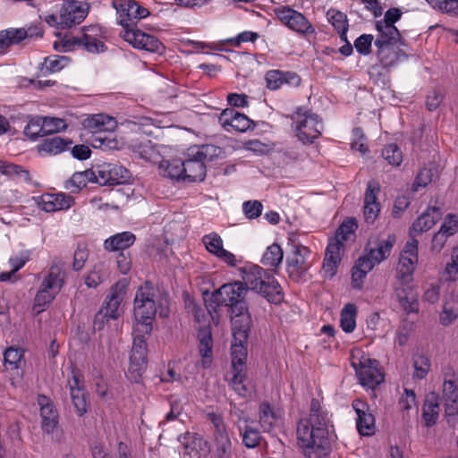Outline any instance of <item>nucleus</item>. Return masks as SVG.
<instances>
[{"mask_svg":"<svg viewBox=\"0 0 458 458\" xmlns=\"http://www.w3.org/2000/svg\"><path fill=\"white\" fill-rule=\"evenodd\" d=\"M330 420L318 399L310 402V415L302 418L297 425V444L305 455L310 457L312 453L327 451L329 448L328 428Z\"/></svg>","mask_w":458,"mask_h":458,"instance_id":"1","label":"nucleus"},{"mask_svg":"<svg viewBox=\"0 0 458 458\" xmlns=\"http://www.w3.org/2000/svg\"><path fill=\"white\" fill-rule=\"evenodd\" d=\"M133 311L137 322L134 327L136 332L150 334L157 312L161 318H167L169 315L167 294L146 282L136 292Z\"/></svg>","mask_w":458,"mask_h":458,"instance_id":"2","label":"nucleus"},{"mask_svg":"<svg viewBox=\"0 0 458 458\" xmlns=\"http://www.w3.org/2000/svg\"><path fill=\"white\" fill-rule=\"evenodd\" d=\"M242 284L259 293L268 302L278 304L284 300V293L277 280L268 271L258 265H248L241 268Z\"/></svg>","mask_w":458,"mask_h":458,"instance_id":"3","label":"nucleus"},{"mask_svg":"<svg viewBox=\"0 0 458 458\" xmlns=\"http://www.w3.org/2000/svg\"><path fill=\"white\" fill-rule=\"evenodd\" d=\"M221 148L213 144L193 146L185 154L184 180L202 182L206 177V164L217 157Z\"/></svg>","mask_w":458,"mask_h":458,"instance_id":"4","label":"nucleus"},{"mask_svg":"<svg viewBox=\"0 0 458 458\" xmlns=\"http://www.w3.org/2000/svg\"><path fill=\"white\" fill-rule=\"evenodd\" d=\"M246 293L247 288L242 282L225 284L214 292L209 300L205 299L206 308L209 314L216 312V308L222 305L230 307L231 311H233L234 308L242 310L247 307L244 301Z\"/></svg>","mask_w":458,"mask_h":458,"instance_id":"5","label":"nucleus"},{"mask_svg":"<svg viewBox=\"0 0 458 458\" xmlns=\"http://www.w3.org/2000/svg\"><path fill=\"white\" fill-rule=\"evenodd\" d=\"M290 118L295 136L303 144H312L321 135L324 125L317 114L299 107Z\"/></svg>","mask_w":458,"mask_h":458,"instance_id":"6","label":"nucleus"},{"mask_svg":"<svg viewBox=\"0 0 458 458\" xmlns=\"http://www.w3.org/2000/svg\"><path fill=\"white\" fill-rule=\"evenodd\" d=\"M64 277L65 271L63 265L54 264L51 266L34 300V309L38 313L43 311L61 291L64 284Z\"/></svg>","mask_w":458,"mask_h":458,"instance_id":"7","label":"nucleus"},{"mask_svg":"<svg viewBox=\"0 0 458 458\" xmlns=\"http://www.w3.org/2000/svg\"><path fill=\"white\" fill-rule=\"evenodd\" d=\"M111 5L115 9L117 21L123 28L135 29L137 22L149 16V11L136 0H112Z\"/></svg>","mask_w":458,"mask_h":458,"instance_id":"8","label":"nucleus"},{"mask_svg":"<svg viewBox=\"0 0 458 458\" xmlns=\"http://www.w3.org/2000/svg\"><path fill=\"white\" fill-rule=\"evenodd\" d=\"M149 335L150 334L138 333L136 332V328H134L133 342L128 369L129 377L134 382H138L140 380L147 368L148 348L145 336Z\"/></svg>","mask_w":458,"mask_h":458,"instance_id":"9","label":"nucleus"},{"mask_svg":"<svg viewBox=\"0 0 458 458\" xmlns=\"http://www.w3.org/2000/svg\"><path fill=\"white\" fill-rule=\"evenodd\" d=\"M276 18L288 29L300 35L315 34L316 30L309 20L300 12L288 5H280L274 10Z\"/></svg>","mask_w":458,"mask_h":458,"instance_id":"10","label":"nucleus"},{"mask_svg":"<svg viewBox=\"0 0 458 458\" xmlns=\"http://www.w3.org/2000/svg\"><path fill=\"white\" fill-rule=\"evenodd\" d=\"M418 262V241L414 236L406 242L400 254L396 267V278L402 285L409 284L412 280V274Z\"/></svg>","mask_w":458,"mask_h":458,"instance_id":"11","label":"nucleus"},{"mask_svg":"<svg viewBox=\"0 0 458 458\" xmlns=\"http://www.w3.org/2000/svg\"><path fill=\"white\" fill-rule=\"evenodd\" d=\"M310 250L303 245H295L291 253L286 257V272L289 278L293 282H301L310 268L307 259Z\"/></svg>","mask_w":458,"mask_h":458,"instance_id":"12","label":"nucleus"},{"mask_svg":"<svg viewBox=\"0 0 458 458\" xmlns=\"http://www.w3.org/2000/svg\"><path fill=\"white\" fill-rule=\"evenodd\" d=\"M127 284L125 280L118 281L112 286L110 293L106 296L101 310L95 316L96 324L98 319H116L120 316L119 307L126 294Z\"/></svg>","mask_w":458,"mask_h":458,"instance_id":"13","label":"nucleus"},{"mask_svg":"<svg viewBox=\"0 0 458 458\" xmlns=\"http://www.w3.org/2000/svg\"><path fill=\"white\" fill-rule=\"evenodd\" d=\"M122 38L134 48L151 53L161 54L165 50L162 42L155 36L141 31L140 30L127 29L121 32Z\"/></svg>","mask_w":458,"mask_h":458,"instance_id":"14","label":"nucleus"},{"mask_svg":"<svg viewBox=\"0 0 458 458\" xmlns=\"http://www.w3.org/2000/svg\"><path fill=\"white\" fill-rule=\"evenodd\" d=\"M89 5L86 2L70 0L65 2L60 9L59 26L70 28L80 24L87 17Z\"/></svg>","mask_w":458,"mask_h":458,"instance_id":"15","label":"nucleus"},{"mask_svg":"<svg viewBox=\"0 0 458 458\" xmlns=\"http://www.w3.org/2000/svg\"><path fill=\"white\" fill-rule=\"evenodd\" d=\"M131 173L117 164H103L97 168V182L101 185H118L126 182Z\"/></svg>","mask_w":458,"mask_h":458,"instance_id":"16","label":"nucleus"},{"mask_svg":"<svg viewBox=\"0 0 458 458\" xmlns=\"http://www.w3.org/2000/svg\"><path fill=\"white\" fill-rule=\"evenodd\" d=\"M380 192L379 182L372 180L367 184L363 201V216L367 224L372 225L380 212V204L377 195Z\"/></svg>","mask_w":458,"mask_h":458,"instance_id":"17","label":"nucleus"},{"mask_svg":"<svg viewBox=\"0 0 458 458\" xmlns=\"http://www.w3.org/2000/svg\"><path fill=\"white\" fill-rule=\"evenodd\" d=\"M377 366L378 362L376 360L366 359L360 362L356 368V374L360 385L373 389L384 380Z\"/></svg>","mask_w":458,"mask_h":458,"instance_id":"18","label":"nucleus"},{"mask_svg":"<svg viewBox=\"0 0 458 458\" xmlns=\"http://www.w3.org/2000/svg\"><path fill=\"white\" fill-rule=\"evenodd\" d=\"M231 322L234 341L246 343L252 323L248 308L244 307L242 310L240 309L238 310V308H234L233 311H231Z\"/></svg>","mask_w":458,"mask_h":458,"instance_id":"19","label":"nucleus"},{"mask_svg":"<svg viewBox=\"0 0 458 458\" xmlns=\"http://www.w3.org/2000/svg\"><path fill=\"white\" fill-rule=\"evenodd\" d=\"M352 408L357 414L356 427L361 436H371L375 431V418L370 412L367 403L356 399L352 402Z\"/></svg>","mask_w":458,"mask_h":458,"instance_id":"20","label":"nucleus"},{"mask_svg":"<svg viewBox=\"0 0 458 458\" xmlns=\"http://www.w3.org/2000/svg\"><path fill=\"white\" fill-rule=\"evenodd\" d=\"M218 121L224 128L230 126L239 132H245L250 129H254L256 126L255 123L247 115L233 108L225 109L220 114Z\"/></svg>","mask_w":458,"mask_h":458,"instance_id":"21","label":"nucleus"},{"mask_svg":"<svg viewBox=\"0 0 458 458\" xmlns=\"http://www.w3.org/2000/svg\"><path fill=\"white\" fill-rule=\"evenodd\" d=\"M202 242L209 253L215 255L230 267L236 266L237 260L235 256L232 252L224 249L223 240L218 233H211L204 235Z\"/></svg>","mask_w":458,"mask_h":458,"instance_id":"22","label":"nucleus"},{"mask_svg":"<svg viewBox=\"0 0 458 458\" xmlns=\"http://www.w3.org/2000/svg\"><path fill=\"white\" fill-rule=\"evenodd\" d=\"M73 203V198L65 193H45L37 199L38 208L46 212L68 209Z\"/></svg>","mask_w":458,"mask_h":458,"instance_id":"23","label":"nucleus"},{"mask_svg":"<svg viewBox=\"0 0 458 458\" xmlns=\"http://www.w3.org/2000/svg\"><path fill=\"white\" fill-rule=\"evenodd\" d=\"M265 80L267 89L276 90L283 85L298 87L301 84V77L294 72L270 70L266 72Z\"/></svg>","mask_w":458,"mask_h":458,"instance_id":"24","label":"nucleus"},{"mask_svg":"<svg viewBox=\"0 0 458 458\" xmlns=\"http://www.w3.org/2000/svg\"><path fill=\"white\" fill-rule=\"evenodd\" d=\"M343 242L340 239H331L327 244L323 262V269L327 276L332 278L341 262Z\"/></svg>","mask_w":458,"mask_h":458,"instance_id":"25","label":"nucleus"},{"mask_svg":"<svg viewBox=\"0 0 458 458\" xmlns=\"http://www.w3.org/2000/svg\"><path fill=\"white\" fill-rule=\"evenodd\" d=\"M38 401L40 406L42 429L47 434H52L58 425V412L47 396L40 395Z\"/></svg>","mask_w":458,"mask_h":458,"instance_id":"26","label":"nucleus"},{"mask_svg":"<svg viewBox=\"0 0 458 458\" xmlns=\"http://www.w3.org/2000/svg\"><path fill=\"white\" fill-rule=\"evenodd\" d=\"M199 352L202 357L203 368H209L213 356V338L210 326L200 327L198 330Z\"/></svg>","mask_w":458,"mask_h":458,"instance_id":"27","label":"nucleus"},{"mask_svg":"<svg viewBox=\"0 0 458 458\" xmlns=\"http://www.w3.org/2000/svg\"><path fill=\"white\" fill-rule=\"evenodd\" d=\"M64 46L68 50L74 49L77 47L92 54L102 53L106 50L102 41L88 33H83L81 37H72L65 41Z\"/></svg>","mask_w":458,"mask_h":458,"instance_id":"28","label":"nucleus"},{"mask_svg":"<svg viewBox=\"0 0 458 458\" xmlns=\"http://www.w3.org/2000/svg\"><path fill=\"white\" fill-rule=\"evenodd\" d=\"M442 213L440 208L433 207L428 208L423 212L415 222H413L411 228V239L416 234L422 233L428 231L432 226L441 218Z\"/></svg>","mask_w":458,"mask_h":458,"instance_id":"29","label":"nucleus"},{"mask_svg":"<svg viewBox=\"0 0 458 458\" xmlns=\"http://www.w3.org/2000/svg\"><path fill=\"white\" fill-rule=\"evenodd\" d=\"M377 56L385 68L396 65L399 62L407 59V55L398 49L396 45L376 46Z\"/></svg>","mask_w":458,"mask_h":458,"instance_id":"30","label":"nucleus"},{"mask_svg":"<svg viewBox=\"0 0 458 458\" xmlns=\"http://www.w3.org/2000/svg\"><path fill=\"white\" fill-rule=\"evenodd\" d=\"M376 30L378 34L374 41L375 46L396 45L400 41V32L394 25L377 21Z\"/></svg>","mask_w":458,"mask_h":458,"instance_id":"31","label":"nucleus"},{"mask_svg":"<svg viewBox=\"0 0 458 458\" xmlns=\"http://www.w3.org/2000/svg\"><path fill=\"white\" fill-rule=\"evenodd\" d=\"M90 182H97V172L92 169L76 172L65 182L64 188L71 193H77Z\"/></svg>","mask_w":458,"mask_h":458,"instance_id":"32","label":"nucleus"},{"mask_svg":"<svg viewBox=\"0 0 458 458\" xmlns=\"http://www.w3.org/2000/svg\"><path fill=\"white\" fill-rule=\"evenodd\" d=\"M83 124L94 133L113 131L116 128V121L113 117L103 114H98L85 119Z\"/></svg>","mask_w":458,"mask_h":458,"instance_id":"33","label":"nucleus"},{"mask_svg":"<svg viewBox=\"0 0 458 458\" xmlns=\"http://www.w3.org/2000/svg\"><path fill=\"white\" fill-rule=\"evenodd\" d=\"M135 235L131 232H123L107 238L104 242V248L108 251H123L130 248L135 242Z\"/></svg>","mask_w":458,"mask_h":458,"instance_id":"34","label":"nucleus"},{"mask_svg":"<svg viewBox=\"0 0 458 458\" xmlns=\"http://www.w3.org/2000/svg\"><path fill=\"white\" fill-rule=\"evenodd\" d=\"M439 411L438 396L435 393H431L426 397L422 409V419L427 428H430L437 423Z\"/></svg>","mask_w":458,"mask_h":458,"instance_id":"35","label":"nucleus"},{"mask_svg":"<svg viewBox=\"0 0 458 458\" xmlns=\"http://www.w3.org/2000/svg\"><path fill=\"white\" fill-rule=\"evenodd\" d=\"M72 141L69 139H63L58 136L45 139L38 146L39 153L47 155H57L70 148Z\"/></svg>","mask_w":458,"mask_h":458,"instance_id":"36","label":"nucleus"},{"mask_svg":"<svg viewBox=\"0 0 458 458\" xmlns=\"http://www.w3.org/2000/svg\"><path fill=\"white\" fill-rule=\"evenodd\" d=\"M394 243L395 236L389 234L386 239L379 240L375 248H370L368 254L379 264L390 256Z\"/></svg>","mask_w":458,"mask_h":458,"instance_id":"37","label":"nucleus"},{"mask_svg":"<svg viewBox=\"0 0 458 458\" xmlns=\"http://www.w3.org/2000/svg\"><path fill=\"white\" fill-rule=\"evenodd\" d=\"M395 294L407 313L418 310L417 294L409 284L395 287Z\"/></svg>","mask_w":458,"mask_h":458,"instance_id":"38","label":"nucleus"},{"mask_svg":"<svg viewBox=\"0 0 458 458\" xmlns=\"http://www.w3.org/2000/svg\"><path fill=\"white\" fill-rule=\"evenodd\" d=\"M280 418L281 414L276 411L267 402L260 403L259 407V419L264 431H270Z\"/></svg>","mask_w":458,"mask_h":458,"instance_id":"39","label":"nucleus"},{"mask_svg":"<svg viewBox=\"0 0 458 458\" xmlns=\"http://www.w3.org/2000/svg\"><path fill=\"white\" fill-rule=\"evenodd\" d=\"M458 318V296L450 295L444 302L443 311L440 315V323L449 326Z\"/></svg>","mask_w":458,"mask_h":458,"instance_id":"40","label":"nucleus"},{"mask_svg":"<svg viewBox=\"0 0 458 458\" xmlns=\"http://www.w3.org/2000/svg\"><path fill=\"white\" fill-rule=\"evenodd\" d=\"M357 307L353 303L344 305L340 314V326L344 332L352 333L356 327Z\"/></svg>","mask_w":458,"mask_h":458,"instance_id":"41","label":"nucleus"},{"mask_svg":"<svg viewBox=\"0 0 458 458\" xmlns=\"http://www.w3.org/2000/svg\"><path fill=\"white\" fill-rule=\"evenodd\" d=\"M215 458H233V444L228 433L214 436Z\"/></svg>","mask_w":458,"mask_h":458,"instance_id":"42","label":"nucleus"},{"mask_svg":"<svg viewBox=\"0 0 458 458\" xmlns=\"http://www.w3.org/2000/svg\"><path fill=\"white\" fill-rule=\"evenodd\" d=\"M0 173L21 182H28L30 181L28 170L21 165L6 161H0Z\"/></svg>","mask_w":458,"mask_h":458,"instance_id":"43","label":"nucleus"},{"mask_svg":"<svg viewBox=\"0 0 458 458\" xmlns=\"http://www.w3.org/2000/svg\"><path fill=\"white\" fill-rule=\"evenodd\" d=\"M245 343L233 341L231 345L232 367L233 370H245V361L247 359V349Z\"/></svg>","mask_w":458,"mask_h":458,"instance_id":"44","label":"nucleus"},{"mask_svg":"<svg viewBox=\"0 0 458 458\" xmlns=\"http://www.w3.org/2000/svg\"><path fill=\"white\" fill-rule=\"evenodd\" d=\"M283 258L284 252L280 245L273 243L264 252L261 263L266 267H278L283 261Z\"/></svg>","mask_w":458,"mask_h":458,"instance_id":"45","label":"nucleus"},{"mask_svg":"<svg viewBox=\"0 0 458 458\" xmlns=\"http://www.w3.org/2000/svg\"><path fill=\"white\" fill-rule=\"evenodd\" d=\"M233 375L230 380L231 388L241 397H247L251 394V388L245 384V370H233Z\"/></svg>","mask_w":458,"mask_h":458,"instance_id":"46","label":"nucleus"},{"mask_svg":"<svg viewBox=\"0 0 458 458\" xmlns=\"http://www.w3.org/2000/svg\"><path fill=\"white\" fill-rule=\"evenodd\" d=\"M35 31H32L31 28H29L28 30L25 29H12V30H4L5 34H8V38L11 41V46L13 44H18L21 40L27 38H32L33 36L36 37H42L43 31L39 28H34Z\"/></svg>","mask_w":458,"mask_h":458,"instance_id":"47","label":"nucleus"},{"mask_svg":"<svg viewBox=\"0 0 458 458\" xmlns=\"http://www.w3.org/2000/svg\"><path fill=\"white\" fill-rule=\"evenodd\" d=\"M160 167H165V176L171 179L184 180L183 160L173 159L171 161H163Z\"/></svg>","mask_w":458,"mask_h":458,"instance_id":"48","label":"nucleus"},{"mask_svg":"<svg viewBox=\"0 0 458 458\" xmlns=\"http://www.w3.org/2000/svg\"><path fill=\"white\" fill-rule=\"evenodd\" d=\"M47 125H44V117H38L30 120L24 128V134L30 140H35L38 137H45V129Z\"/></svg>","mask_w":458,"mask_h":458,"instance_id":"49","label":"nucleus"},{"mask_svg":"<svg viewBox=\"0 0 458 458\" xmlns=\"http://www.w3.org/2000/svg\"><path fill=\"white\" fill-rule=\"evenodd\" d=\"M68 64L66 56L54 55L47 57L42 64L41 72L43 74L57 72Z\"/></svg>","mask_w":458,"mask_h":458,"instance_id":"50","label":"nucleus"},{"mask_svg":"<svg viewBox=\"0 0 458 458\" xmlns=\"http://www.w3.org/2000/svg\"><path fill=\"white\" fill-rule=\"evenodd\" d=\"M437 174L435 167H424L417 174L411 190L417 191L419 188H424L429 184Z\"/></svg>","mask_w":458,"mask_h":458,"instance_id":"51","label":"nucleus"},{"mask_svg":"<svg viewBox=\"0 0 458 458\" xmlns=\"http://www.w3.org/2000/svg\"><path fill=\"white\" fill-rule=\"evenodd\" d=\"M107 274L104 265L95 267L85 277V284L89 288H96L106 279Z\"/></svg>","mask_w":458,"mask_h":458,"instance_id":"52","label":"nucleus"},{"mask_svg":"<svg viewBox=\"0 0 458 458\" xmlns=\"http://www.w3.org/2000/svg\"><path fill=\"white\" fill-rule=\"evenodd\" d=\"M383 158L394 166H398L403 161V154L396 144H389L382 149Z\"/></svg>","mask_w":458,"mask_h":458,"instance_id":"53","label":"nucleus"},{"mask_svg":"<svg viewBox=\"0 0 458 458\" xmlns=\"http://www.w3.org/2000/svg\"><path fill=\"white\" fill-rule=\"evenodd\" d=\"M71 398L74 408L79 416H82L87 412V401L83 389H72Z\"/></svg>","mask_w":458,"mask_h":458,"instance_id":"54","label":"nucleus"},{"mask_svg":"<svg viewBox=\"0 0 458 458\" xmlns=\"http://www.w3.org/2000/svg\"><path fill=\"white\" fill-rule=\"evenodd\" d=\"M327 14L329 22L337 31L348 29V21L345 13L335 9H330Z\"/></svg>","mask_w":458,"mask_h":458,"instance_id":"55","label":"nucleus"},{"mask_svg":"<svg viewBox=\"0 0 458 458\" xmlns=\"http://www.w3.org/2000/svg\"><path fill=\"white\" fill-rule=\"evenodd\" d=\"M373 40V35L362 34L355 39L353 46L360 55H368L371 53V45Z\"/></svg>","mask_w":458,"mask_h":458,"instance_id":"56","label":"nucleus"},{"mask_svg":"<svg viewBox=\"0 0 458 458\" xmlns=\"http://www.w3.org/2000/svg\"><path fill=\"white\" fill-rule=\"evenodd\" d=\"M358 228L357 220L353 217L344 220L339 226L336 232V237L335 239L341 238L342 241H346L350 234L354 233Z\"/></svg>","mask_w":458,"mask_h":458,"instance_id":"57","label":"nucleus"},{"mask_svg":"<svg viewBox=\"0 0 458 458\" xmlns=\"http://www.w3.org/2000/svg\"><path fill=\"white\" fill-rule=\"evenodd\" d=\"M433 8L445 12L449 14L457 16L458 14V0H427Z\"/></svg>","mask_w":458,"mask_h":458,"instance_id":"58","label":"nucleus"},{"mask_svg":"<svg viewBox=\"0 0 458 458\" xmlns=\"http://www.w3.org/2000/svg\"><path fill=\"white\" fill-rule=\"evenodd\" d=\"M263 210V205L259 200H248L242 204V211L248 219L258 218Z\"/></svg>","mask_w":458,"mask_h":458,"instance_id":"59","label":"nucleus"},{"mask_svg":"<svg viewBox=\"0 0 458 458\" xmlns=\"http://www.w3.org/2000/svg\"><path fill=\"white\" fill-rule=\"evenodd\" d=\"M44 125H47L45 129L46 136L64 131L67 127L64 120L55 117H44Z\"/></svg>","mask_w":458,"mask_h":458,"instance_id":"60","label":"nucleus"},{"mask_svg":"<svg viewBox=\"0 0 458 458\" xmlns=\"http://www.w3.org/2000/svg\"><path fill=\"white\" fill-rule=\"evenodd\" d=\"M260 441V433L251 427H246L242 434V443L248 448H254L259 445Z\"/></svg>","mask_w":458,"mask_h":458,"instance_id":"61","label":"nucleus"},{"mask_svg":"<svg viewBox=\"0 0 458 458\" xmlns=\"http://www.w3.org/2000/svg\"><path fill=\"white\" fill-rule=\"evenodd\" d=\"M415 372L413 374V377L419 379L424 378L430 367V362L427 357L420 356L413 361Z\"/></svg>","mask_w":458,"mask_h":458,"instance_id":"62","label":"nucleus"},{"mask_svg":"<svg viewBox=\"0 0 458 458\" xmlns=\"http://www.w3.org/2000/svg\"><path fill=\"white\" fill-rule=\"evenodd\" d=\"M207 418L212 423L213 437L227 433L222 416L215 412H208Z\"/></svg>","mask_w":458,"mask_h":458,"instance_id":"63","label":"nucleus"},{"mask_svg":"<svg viewBox=\"0 0 458 458\" xmlns=\"http://www.w3.org/2000/svg\"><path fill=\"white\" fill-rule=\"evenodd\" d=\"M444 99V94L440 89H433L428 93L426 99V106L428 110L434 111L440 104L443 102Z\"/></svg>","mask_w":458,"mask_h":458,"instance_id":"64","label":"nucleus"}]
</instances>
